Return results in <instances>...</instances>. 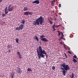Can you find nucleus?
Instances as JSON below:
<instances>
[{
	"instance_id": "5701e85b",
	"label": "nucleus",
	"mask_w": 78,
	"mask_h": 78,
	"mask_svg": "<svg viewBox=\"0 0 78 78\" xmlns=\"http://www.w3.org/2000/svg\"><path fill=\"white\" fill-rule=\"evenodd\" d=\"M5 23V22H1V25H3Z\"/></svg>"
},
{
	"instance_id": "e433bc0d",
	"label": "nucleus",
	"mask_w": 78,
	"mask_h": 78,
	"mask_svg": "<svg viewBox=\"0 0 78 78\" xmlns=\"http://www.w3.org/2000/svg\"><path fill=\"white\" fill-rule=\"evenodd\" d=\"M2 2V0H0V2L1 3Z\"/></svg>"
},
{
	"instance_id": "f03ea898",
	"label": "nucleus",
	"mask_w": 78,
	"mask_h": 78,
	"mask_svg": "<svg viewBox=\"0 0 78 78\" xmlns=\"http://www.w3.org/2000/svg\"><path fill=\"white\" fill-rule=\"evenodd\" d=\"M44 19L42 16H40L38 19L36 20L35 21H33V25H42L43 23H44Z\"/></svg>"
},
{
	"instance_id": "cd10ccee",
	"label": "nucleus",
	"mask_w": 78,
	"mask_h": 78,
	"mask_svg": "<svg viewBox=\"0 0 78 78\" xmlns=\"http://www.w3.org/2000/svg\"><path fill=\"white\" fill-rule=\"evenodd\" d=\"M58 6L59 8H61V4H59Z\"/></svg>"
},
{
	"instance_id": "7ed1b4c3",
	"label": "nucleus",
	"mask_w": 78,
	"mask_h": 78,
	"mask_svg": "<svg viewBox=\"0 0 78 78\" xmlns=\"http://www.w3.org/2000/svg\"><path fill=\"white\" fill-rule=\"evenodd\" d=\"M61 67H63L64 68H62L61 69L62 70H69L70 69V68H69V65H66V64L64 63L63 64H62L61 65Z\"/></svg>"
},
{
	"instance_id": "f8f14e48",
	"label": "nucleus",
	"mask_w": 78,
	"mask_h": 78,
	"mask_svg": "<svg viewBox=\"0 0 78 78\" xmlns=\"http://www.w3.org/2000/svg\"><path fill=\"white\" fill-rule=\"evenodd\" d=\"M61 44H63V45H64V47L66 50H67V49L66 48V46H65V44H64V42L62 41L60 42Z\"/></svg>"
},
{
	"instance_id": "c9c22d12",
	"label": "nucleus",
	"mask_w": 78,
	"mask_h": 78,
	"mask_svg": "<svg viewBox=\"0 0 78 78\" xmlns=\"http://www.w3.org/2000/svg\"><path fill=\"white\" fill-rule=\"evenodd\" d=\"M7 47H8V48H9V47H10V46H9V45H8L7 46Z\"/></svg>"
},
{
	"instance_id": "c85d7f7f",
	"label": "nucleus",
	"mask_w": 78,
	"mask_h": 78,
	"mask_svg": "<svg viewBox=\"0 0 78 78\" xmlns=\"http://www.w3.org/2000/svg\"><path fill=\"white\" fill-rule=\"evenodd\" d=\"M59 25H57V26H55V27H56V28H58V27H59Z\"/></svg>"
},
{
	"instance_id": "f704fd0d",
	"label": "nucleus",
	"mask_w": 78,
	"mask_h": 78,
	"mask_svg": "<svg viewBox=\"0 0 78 78\" xmlns=\"http://www.w3.org/2000/svg\"><path fill=\"white\" fill-rule=\"evenodd\" d=\"M68 52L71 55L72 54V53H71V52L69 51H68Z\"/></svg>"
},
{
	"instance_id": "0eeeda50",
	"label": "nucleus",
	"mask_w": 78,
	"mask_h": 78,
	"mask_svg": "<svg viewBox=\"0 0 78 78\" xmlns=\"http://www.w3.org/2000/svg\"><path fill=\"white\" fill-rule=\"evenodd\" d=\"M22 72V70L20 69V68H17V70H16L17 73H21Z\"/></svg>"
},
{
	"instance_id": "4c0bfd02",
	"label": "nucleus",
	"mask_w": 78,
	"mask_h": 78,
	"mask_svg": "<svg viewBox=\"0 0 78 78\" xmlns=\"http://www.w3.org/2000/svg\"><path fill=\"white\" fill-rule=\"evenodd\" d=\"M61 39H62V38H60V39H58V40L60 41V40H61Z\"/></svg>"
},
{
	"instance_id": "9d476101",
	"label": "nucleus",
	"mask_w": 78,
	"mask_h": 78,
	"mask_svg": "<svg viewBox=\"0 0 78 78\" xmlns=\"http://www.w3.org/2000/svg\"><path fill=\"white\" fill-rule=\"evenodd\" d=\"M34 39H35V40H36L37 42H39V38L36 36H35V37L34 38Z\"/></svg>"
},
{
	"instance_id": "f3484780",
	"label": "nucleus",
	"mask_w": 78,
	"mask_h": 78,
	"mask_svg": "<svg viewBox=\"0 0 78 78\" xmlns=\"http://www.w3.org/2000/svg\"><path fill=\"white\" fill-rule=\"evenodd\" d=\"M24 11H28V9L27 7H24L23 9Z\"/></svg>"
},
{
	"instance_id": "aec40b11",
	"label": "nucleus",
	"mask_w": 78,
	"mask_h": 78,
	"mask_svg": "<svg viewBox=\"0 0 78 78\" xmlns=\"http://www.w3.org/2000/svg\"><path fill=\"white\" fill-rule=\"evenodd\" d=\"M62 73H63V74L64 75H65L66 71H65V70H63L62 71Z\"/></svg>"
},
{
	"instance_id": "a878e982",
	"label": "nucleus",
	"mask_w": 78,
	"mask_h": 78,
	"mask_svg": "<svg viewBox=\"0 0 78 78\" xmlns=\"http://www.w3.org/2000/svg\"><path fill=\"white\" fill-rule=\"evenodd\" d=\"M49 21L50 22L51 24H52L53 23V22H52L51 21H50V20H49Z\"/></svg>"
},
{
	"instance_id": "6ab92c4d",
	"label": "nucleus",
	"mask_w": 78,
	"mask_h": 78,
	"mask_svg": "<svg viewBox=\"0 0 78 78\" xmlns=\"http://www.w3.org/2000/svg\"><path fill=\"white\" fill-rule=\"evenodd\" d=\"M61 34L62 35V36H61V39H62L64 36V35H63V33H62V32H61Z\"/></svg>"
},
{
	"instance_id": "39448f33",
	"label": "nucleus",
	"mask_w": 78,
	"mask_h": 78,
	"mask_svg": "<svg viewBox=\"0 0 78 78\" xmlns=\"http://www.w3.org/2000/svg\"><path fill=\"white\" fill-rule=\"evenodd\" d=\"M44 37H45V36L43 35L41 36L40 37L41 38H42L41 39V41H44L45 42H48V40L45 38H43Z\"/></svg>"
},
{
	"instance_id": "ea45409f",
	"label": "nucleus",
	"mask_w": 78,
	"mask_h": 78,
	"mask_svg": "<svg viewBox=\"0 0 78 78\" xmlns=\"http://www.w3.org/2000/svg\"><path fill=\"white\" fill-rule=\"evenodd\" d=\"M55 20H56V19H55Z\"/></svg>"
},
{
	"instance_id": "a19ab883",
	"label": "nucleus",
	"mask_w": 78,
	"mask_h": 78,
	"mask_svg": "<svg viewBox=\"0 0 78 78\" xmlns=\"http://www.w3.org/2000/svg\"><path fill=\"white\" fill-rule=\"evenodd\" d=\"M53 12H54V11H53Z\"/></svg>"
},
{
	"instance_id": "4468645a",
	"label": "nucleus",
	"mask_w": 78,
	"mask_h": 78,
	"mask_svg": "<svg viewBox=\"0 0 78 78\" xmlns=\"http://www.w3.org/2000/svg\"><path fill=\"white\" fill-rule=\"evenodd\" d=\"M27 70L28 72H31V71H32L31 69L30 68H28L27 69Z\"/></svg>"
},
{
	"instance_id": "393cba45",
	"label": "nucleus",
	"mask_w": 78,
	"mask_h": 78,
	"mask_svg": "<svg viewBox=\"0 0 78 78\" xmlns=\"http://www.w3.org/2000/svg\"><path fill=\"white\" fill-rule=\"evenodd\" d=\"M58 36H60V34H61V33H60V32L59 31H58Z\"/></svg>"
},
{
	"instance_id": "b1692460",
	"label": "nucleus",
	"mask_w": 78,
	"mask_h": 78,
	"mask_svg": "<svg viewBox=\"0 0 78 78\" xmlns=\"http://www.w3.org/2000/svg\"><path fill=\"white\" fill-rule=\"evenodd\" d=\"M73 61L74 62H77V61H76V60H75V59H73Z\"/></svg>"
},
{
	"instance_id": "f257e3e1",
	"label": "nucleus",
	"mask_w": 78,
	"mask_h": 78,
	"mask_svg": "<svg viewBox=\"0 0 78 78\" xmlns=\"http://www.w3.org/2000/svg\"><path fill=\"white\" fill-rule=\"evenodd\" d=\"M37 52L38 55V56L39 59H41V58H44V55H45L46 58H48V55L47 52L44 50H42L41 47L39 46L37 49Z\"/></svg>"
},
{
	"instance_id": "dca6fc26",
	"label": "nucleus",
	"mask_w": 78,
	"mask_h": 78,
	"mask_svg": "<svg viewBox=\"0 0 78 78\" xmlns=\"http://www.w3.org/2000/svg\"><path fill=\"white\" fill-rule=\"evenodd\" d=\"M55 24H54V25L52 26V28L53 29V31H55Z\"/></svg>"
},
{
	"instance_id": "ddd939ff",
	"label": "nucleus",
	"mask_w": 78,
	"mask_h": 78,
	"mask_svg": "<svg viewBox=\"0 0 78 78\" xmlns=\"http://www.w3.org/2000/svg\"><path fill=\"white\" fill-rule=\"evenodd\" d=\"M14 72H13L11 74V78H13V77H14Z\"/></svg>"
},
{
	"instance_id": "1a4fd4ad",
	"label": "nucleus",
	"mask_w": 78,
	"mask_h": 78,
	"mask_svg": "<svg viewBox=\"0 0 78 78\" xmlns=\"http://www.w3.org/2000/svg\"><path fill=\"white\" fill-rule=\"evenodd\" d=\"M32 3H35V4H39V1L38 0H36L32 2Z\"/></svg>"
},
{
	"instance_id": "bb28decb",
	"label": "nucleus",
	"mask_w": 78,
	"mask_h": 78,
	"mask_svg": "<svg viewBox=\"0 0 78 78\" xmlns=\"http://www.w3.org/2000/svg\"><path fill=\"white\" fill-rule=\"evenodd\" d=\"M52 69L53 70H55V66H53Z\"/></svg>"
},
{
	"instance_id": "2eb2a0df",
	"label": "nucleus",
	"mask_w": 78,
	"mask_h": 78,
	"mask_svg": "<svg viewBox=\"0 0 78 78\" xmlns=\"http://www.w3.org/2000/svg\"><path fill=\"white\" fill-rule=\"evenodd\" d=\"M25 20H23L21 21V23H22V24H25Z\"/></svg>"
},
{
	"instance_id": "423d86ee",
	"label": "nucleus",
	"mask_w": 78,
	"mask_h": 78,
	"mask_svg": "<svg viewBox=\"0 0 78 78\" xmlns=\"http://www.w3.org/2000/svg\"><path fill=\"white\" fill-rule=\"evenodd\" d=\"M24 15L27 16V15H32L33 14V12H26L24 13Z\"/></svg>"
},
{
	"instance_id": "79ce46f5",
	"label": "nucleus",
	"mask_w": 78,
	"mask_h": 78,
	"mask_svg": "<svg viewBox=\"0 0 78 78\" xmlns=\"http://www.w3.org/2000/svg\"><path fill=\"white\" fill-rule=\"evenodd\" d=\"M56 16H58V15H56Z\"/></svg>"
},
{
	"instance_id": "412c9836",
	"label": "nucleus",
	"mask_w": 78,
	"mask_h": 78,
	"mask_svg": "<svg viewBox=\"0 0 78 78\" xmlns=\"http://www.w3.org/2000/svg\"><path fill=\"white\" fill-rule=\"evenodd\" d=\"M16 43H19V39L18 38H16Z\"/></svg>"
},
{
	"instance_id": "9b49d317",
	"label": "nucleus",
	"mask_w": 78,
	"mask_h": 78,
	"mask_svg": "<svg viewBox=\"0 0 78 78\" xmlns=\"http://www.w3.org/2000/svg\"><path fill=\"white\" fill-rule=\"evenodd\" d=\"M5 14H6L8 13V11L7 10V7H6L5 9Z\"/></svg>"
},
{
	"instance_id": "473e14b6",
	"label": "nucleus",
	"mask_w": 78,
	"mask_h": 78,
	"mask_svg": "<svg viewBox=\"0 0 78 78\" xmlns=\"http://www.w3.org/2000/svg\"><path fill=\"white\" fill-rule=\"evenodd\" d=\"M64 54L66 58H67V55H66V53H65Z\"/></svg>"
},
{
	"instance_id": "58836bf2",
	"label": "nucleus",
	"mask_w": 78,
	"mask_h": 78,
	"mask_svg": "<svg viewBox=\"0 0 78 78\" xmlns=\"http://www.w3.org/2000/svg\"><path fill=\"white\" fill-rule=\"evenodd\" d=\"M9 52H11V51H10V50H9Z\"/></svg>"
},
{
	"instance_id": "a211bd4d",
	"label": "nucleus",
	"mask_w": 78,
	"mask_h": 78,
	"mask_svg": "<svg viewBox=\"0 0 78 78\" xmlns=\"http://www.w3.org/2000/svg\"><path fill=\"white\" fill-rule=\"evenodd\" d=\"M13 10V9L12 8H9L8 9V11H11Z\"/></svg>"
},
{
	"instance_id": "72a5a7b5",
	"label": "nucleus",
	"mask_w": 78,
	"mask_h": 78,
	"mask_svg": "<svg viewBox=\"0 0 78 78\" xmlns=\"http://www.w3.org/2000/svg\"><path fill=\"white\" fill-rule=\"evenodd\" d=\"M74 76V75H73V73H72V76L71 77L72 78H73Z\"/></svg>"
},
{
	"instance_id": "4be33fe9",
	"label": "nucleus",
	"mask_w": 78,
	"mask_h": 78,
	"mask_svg": "<svg viewBox=\"0 0 78 78\" xmlns=\"http://www.w3.org/2000/svg\"><path fill=\"white\" fill-rule=\"evenodd\" d=\"M55 0H53L52 2H51V4L52 5H54V3H55Z\"/></svg>"
},
{
	"instance_id": "2f4dec72",
	"label": "nucleus",
	"mask_w": 78,
	"mask_h": 78,
	"mask_svg": "<svg viewBox=\"0 0 78 78\" xmlns=\"http://www.w3.org/2000/svg\"><path fill=\"white\" fill-rule=\"evenodd\" d=\"M73 58H76V55H74V56H73Z\"/></svg>"
},
{
	"instance_id": "20e7f679",
	"label": "nucleus",
	"mask_w": 78,
	"mask_h": 78,
	"mask_svg": "<svg viewBox=\"0 0 78 78\" xmlns=\"http://www.w3.org/2000/svg\"><path fill=\"white\" fill-rule=\"evenodd\" d=\"M24 25L23 24H21L19 27H16L15 28L16 30H22L23 29Z\"/></svg>"
},
{
	"instance_id": "6e6552de",
	"label": "nucleus",
	"mask_w": 78,
	"mask_h": 78,
	"mask_svg": "<svg viewBox=\"0 0 78 78\" xmlns=\"http://www.w3.org/2000/svg\"><path fill=\"white\" fill-rule=\"evenodd\" d=\"M17 55L19 56L20 59H22V56L21 55V54L20 52H17Z\"/></svg>"
},
{
	"instance_id": "7c9ffc66",
	"label": "nucleus",
	"mask_w": 78,
	"mask_h": 78,
	"mask_svg": "<svg viewBox=\"0 0 78 78\" xmlns=\"http://www.w3.org/2000/svg\"><path fill=\"white\" fill-rule=\"evenodd\" d=\"M11 6H12V5H10L9 6V8H11Z\"/></svg>"
},
{
	"instance_id": "c756f323",
	"label": "nucleus",
	"mask_w": 78,
	"mask_h": 78,
	"mask_svg": "<svg viewBox=\"0 0 78 78\" xmlns=\"http://www.w3.org/2000/svg\"><path fill=\"white\" fill-rule=\"evenodd\" d=\"M5 14H3L2 15V17H5Z\"/></svg>"
}]
</instances>
